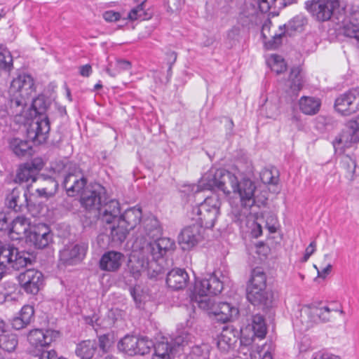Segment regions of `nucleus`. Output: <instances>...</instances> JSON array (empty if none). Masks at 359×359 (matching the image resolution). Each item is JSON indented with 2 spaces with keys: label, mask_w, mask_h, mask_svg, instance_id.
Masks as SVG:
<instances>
[{
  "label": "nucleus",
  "mask_w": 359,
  "mask_h": 359,
  "mask_svg": "<svg viewBox=\"0 0 359 359\" xmlns=\"http://www.w3.org/2000/svg\"><path fill=\"white\" fill-rule=\"evenodd\" d=\"M235 167L236 174L223 168L211 169L202 177L200 183L205 189L221 191L226 196L233 194L238 203L231 206V218L242 227L251 215V208L264 205L266 198L263 201L257 200L255 183L248 177L253 174L252 163L240 161Z\"/></svg>",
  "instance_id": "1"
},
{
  "label": "nucleus",
  "mask_w": 359,
  "mask_h": 359,
  "mask_svg": "<svg viewBox=\"0 0 359 359\" xmlns=\"http://www.w3.org/2000/svg\"><path fill=\"white\" fill-rule=\"evenodd\" d=\"M32 108L39 114L31 122L27 129V138L35 144L44 143L50 131V122L44 114L47 109L46 102L43 96H39L32 100Z\"/></svg>",
  "instance_id": "2"
},
{
  "label": "nucleus",
  "mask_w": 359,
  "mask_h": 359,
  "mask_svg": "<svg viewBox=\"0 0 359 359\" xmlns=\"http://www.w3.org/2000/svg\"><path fill=\"white\" fill-rule=\"evenodd\" d=\"M306 9L319 22L335 18L340 22L343 16L344 6L339 0H309L305 3Z\"/></svg>",
  "instance_id": "3"
},
{
  "label": "nucleus",
  "mask_w": 359,
  "mask_h": 359,
  "mask_svg": "<svg viewBox=\"0 0 359 359\" xmlns=\"http://www.w3.org/2000/svg\"><path fill=\"white\" fill-rule=\"evenodd\" d=\"M221 202L217 196L207 197L193 208L192 219L202 228H212L219 214Z\"/></svg>",
  "instance_id": "4"
},
{
  "label": "nucleus",
  "mask_w": 359,
  "mask_h": 359,
  "mask_svg": "<svg viewBox=\"0 0 359 359\" xmlns=\"http://www.w3.org/2000/svg\"><path fill=\"white\" fill-rule=\"evenodd\" d=\"M30 255L10 244L4 245L0 241V270H20L31 264Z\"/></svg>",
  "instance_id": "5"
},
{
  "label": "nucleus",
  "mask_w": 359,
  "mask_h": 359,
  "mask_svg": "<svg viewBox=\"0 0 359 359\" xmlns=\"http://www.w3.org/2000/svg\"><path fill=\"white\" fill-rule=\"evenodd\" d=\"M34 91L33 78L28 74L19 75L12 81L8 90L11 102L16 107L25 106Z\"/></svg>",
  "instance_id": "6"
},
{
  "label": "nucleus",
  "mask_w": 359,
  "mask_h": 359,
  "mask_svg": "<svg viewBox=\"0 0 359 359\" xmlns=\"http://www.w3.org/2000/svg\"><path fill=\"white\" fill-rule=\"evenodd\" d=\"M143 231L145 233V238L154 241V248L158 249L156 255L163 256L169 250L175 248V241L170 238L161 237L162 229L159 221L154 217L145 219L143 222Z\"/></svg>",
  "instance_id": "7"
},
{
  "label": "nucleus",
  "mask_w": 359,
  "mask_h": 359,
  "mask_svg": "<svg viewBox=\"0 0 359 359\" xmlns=\"http://www.w3.org/2000/svg\"><path fill=\"white\" fill-rule=\"evenodd\" d=\"M154 342L147 337L126 335L120 340L118 348L128 355H145L150 352Z\"/></svg>",
  "instance_id": "8"
},
{
  "label": "nucleus",
  "mask_w": 359,
  "mask_h": 359,
  "mask_svg": "<svg viewBox=\"0 0 359 359\" xmlns=\"http://www.w3.org/2000/svg\"><path fill=\"white\" fill-rule=\"evenodd\" d=\"M342 13L340 32L346 37L359 41V5L350 6Z\"/></svg>",
  "instance_id": "9"
},
{
  "label": "nucleus",
  "mask_w": 359,
  "mask_h": 359,
  "mask_svg": "<svg viewBox=\"0 0 359 359\" xmlns=\"http://www.w3.org/2000/svg\"><path fill=\"white\" fill-rule=\"evenodd\" d=\"M334 109L343 116H350L359 111V89L353 88L338 96Z\"/></svg>",
  "instance_id": "10"
},
{
  "label": "nucleus",
  "mask_w": 359,
  "mask_h": 359,
  "mask_svg": "<svg viewBox=\"0 0 359 359\" xmlns=\"http://www.w3.org/2000/svg\"><path fill=\"white\" fill-rule=\"evenodd\" d=\"M106 199L105 188L98 183H95L84 191L81 197V203L88 210L95 209L98 211Z\"/></svg>",
  "instance_id": "11"
},
{
  "label": "nucleus",
  "mask_w": 359,
  "mask_h": 359,
  "mask_svg": "<svg viewBox=\"0 0 359 359\" xmlns=\"http://www.w3.org/2000/svg\"><path fill=\"white\" fill-rule=\"evenodd\" d=\"M88 245L86 244L66 245L60 251L59 264L72 266L80 263L84 258Z\"/></svg>",
  "instance_id": "12"
},
{
  "label": "nucleus",
  "mask_w": 359,
  "mask_h": 359,
  "mask_svg": "<svg viewBox=\"0 0 359 359\" xmlns=\"http://www.w3.org/2000/svg\"><path fill=\"white\" fill-rule=\"evenodd\" d=\"M359 142V115L353 120H350L346 124V128L340 136L333 141V147L335 150L344 147H349L351 144Z\"/></svg>",
  "instance_id": "13"
},
{
  "label": "nucleus",
  "mask_w": 359,
  "mask_h": 359,
  "mask_svg": "<svg viewBox=\"0 0 359 359\" xmlns=\"http://www.w3.org/2000/svg\"><path fill=\"white\" fill-rule=\"evenodd\" d=\"M18 280L25 292L36 294L43 285V276L39 271L27 269L19 275Z\"/></svg>",
  "instance_id": "14"
},
{
  "label": "nucleus",
  "mask_w": 359,
  "mask_h": 359,
  "mask_svg": "<svg viewBox=\"0 0 359 359\" xmlns=\"http://www.w3.org/2000/svg\"><path fill=\"white\" fill-rule=\"evenodd\" d=\"M87 184V179L85 177L80 168L74 165V170L69 172L65 176L63 185L69 196H74L79 194Z\"/></svg>",
  "instance_id": "15"
},
{
  "label": "nucleus",
  "mask_w": 359,
  "mask_h": 359,
  "mask_svg": "<svg viewBox=\"0 0 359 359\" xmlns=\"http://www.w3.org/2000/svg\"><path fill=\"white\" fill-rule=\"evenodd\" d=\"M59 335V332L53 330L35 329L28 334L29 344L36 348L48 346Z\"/></svg>",
  "instance_id": "16"
},
{
  "label": "nucleus",
  "mask_w": 359,
  "mask_h": 359,
  "mask_svg": "<svg viewBox=\"0 0 359 359\" xmlns=\"http://www.w3.org/2000/svg\"><path fill=\"white\" fill-rule=\"evenodd\" d=\"M223 290V283L215 275L198 280L195 284L197 294L217 295Z\"/></svg>",
  "instance_id": "17"
},
{
  "label": "nucleus",
  "mask_w": 359,
  "mask_h": 359,
  "mask_svg": "<svg viewBox=\"0 0 359 359\" xmlns=\"http://www.w3.org/2000/svg\"><path fill=\"white\" fill-rule=\"evenodd\" d=\"M27 238L36 248L43 249L52 242L53 234L47 225L41 224L29 231Z\"/></svg>",
  "instance_id": "18"
},
{
  "label": "nucleus",
  "mask_w": 359,
  "mask_h": 359,
  "mask_svg": "<svg viewBox=\"0 0 359 359\" xmlns=\"http://www.w3.org/2000/svg\"><path fill=\"white\" fill-rule=\"evenodd\" d=\"M202 239V227L194 224L187 226L179 236V243L184 249H190L196 245Z\"/></svg>",
  "instance_id": "19"
},
{
  "label": "nucleus",
  "mask_w": 359,
  "mask_h": 359,
  "mask_svg": "<svg viewBox=\"0 0 359 359\" xmlns=\"http://www.w3.org/2000/svg\"><path fill=\"white\" fill-rule=\"evenodd\" d=\"M247 299L255 306L269 307L272 303V297L266 288L246 287Z\"/></svg>",
  "instance_id": "20"
},
{
  "label": "nucleus",
  "mask_w": 359,
  "mask_h": 359,
  "mask_svg": "<svg viewBox=\"0 0 359 359\" xmlns=\"http://www.w3.org/2000/svg\"><path fill=\"white\" fill-rule=\"evenodd\" d=\"M124 255L116 251H108L103 254L100 260V268L102 271L114 272L121 266Z\"/></svg>",
  "instance_id": "21"
},
{
  "label": "nucleus",
  "mask_w": 359,
  "mask_h": 359,
  "mask_svg": "<svg viewBox=\"0 0 359 359\" xmlns=\"http://www.w3.org/2000/svg\"><path fill=\"white\" fill-rule=\"evenodd\" d=\"M29 219L25 216L20 215L16 217L15 219L12 218L8 231L9 236L13 240H20L23 236L27 237L29 234L28 230L29 229Z\"/></svg>",
  "instance_id": "22"
},
{
  "label": "nucleus",
  "mask_w": 359,
  "mask_h": 359,
  "mask_svg": "<svg viewBox=\"0 0 359 359\" xmlns=\"http://www.w3.org/2000/svg\"><path fill=\"white\" fill-rule=\"evenodd\" d=\"M98 212L103 222L111 224L118 218L121 212L120 203L115 199L104 202L100 207Z\"/></svg>",
  "instance_id": "23"
},
{
  "label": "nucleus",
  "mask_w": 359,
  "mask_h": 359,
  "mask_svg": "<svg viewBox=\"0 0 359 359\" xmlns=\"http://www.w3.org/2000/svg\"><path fill=\"white\" fill-rule=\"evenodd\" d=\"M238 341L236 332L232 329H223L217 337V345L218 348L224 353L234 350Z\"/></svg>",
  "instance_id": "24"
},
{
  "label": "nucleus",
  "mask_w": 359,
  "mask_h": 359,
  "mask_svg": "<svg viewBox=\"0 0 359 359\" xmlns=\"http://www.w3.org/2000/svg\"><path fill=\"white\" fill-rule=\"evenodd\" d=\"M189 280V275L184 269H173L170 271L166 277L168 286L175 290L184 288Z\"/></svg>",
  "instance_id": "25"
},
{
  "label": "nucleus",
  "mask_w": 359,
  "mask_h": 359,
  "mask_svg": "<svg viewBox=\"0 0 359 359\" xmlns=\"http://www.w3.org/2000/svg\"><path fill=\"white\" fill-rule=\"evenodd\" d=\"M288 74V86L290 90L297 95L304 85V79L301 69H277L276 74Z\"/></svg>",
  "instance_id": "26"
},
{
  "label": "nucleus",
  "mask_w": 359,
  "mask_h": 359,
  "mask_svg": "<svg viewBox=\"0 0 359 359\" xmlns=\"http://www.w3.org/2000/svg\"><path fill=\"white\" fill-rule=\"evenodd\" d=\"M154 264L148 258L146 259L142 255H140L139 252L137 255H133L129 259L128 266L130 274L137 279L140 276L142 271L151 268Z\"/></svg>",
  "instance_id": "27"
},
{
  "label": "nucleus",
  "mask_w": 359,
  "mask_h": 359,
  "mask_svg": "<svg viewBox=\"0 0 359 359\" xmlns=\"http://www.w3.org/2000/svg\"><path fill=\"white\" fill-rule=\"evenodd\" d=\"M212 314L217 320L226 323L238 315V309L227 302L216 304Z\"/></svg>",
  "instance_id": "28"
},
{
  "label": "nucleus",
  "mask_w": 359,
  "mask_h": 359,
  "mask_svg": "<svg viewBox=\"0 0 359 359\" xmlns=\"http://www.w3.org/2000/svg\"><path fill=\"white\" fill-rule=\"evenodd\" d=\"M154 353L152 359H170L175 354V348L172 347L168 337H162L152 347Z\"/></svg>",
  "instance_id": "29"
},
{
  "label": "nucleus",
  "mask_w": 359,
  "mask_h": 359,
  "mask_svg": "<svg viewBox=\"0 0 359 359\" xmlns=\"http://www.w3.org/2000/svg\"><path fill=\"white\" fill-rule=\"evenodd\" d=\"M6 205L15 212H22L27 206V194L24 193L21 196L20 191L18 189H13L6 198Z\"/></svg>",
  "instance_id": "30"
},
{
  "label": "nucleus",
  "mask_w": 359,
  "mask_h": 359,
  "mask_svg": "<svg viewBox=\"0 0 359 359\" xmlns=\"http://www.w3.org/2000/svg\"><path fill=\"white\" fill-rule=\"evenodd\" d=\"M141 218V210L133 207L126 210L118 219L120 221V224L126 226L130 231L140 224Z\"/></svg>",
  "instance_id": "31"
},
{
  "label": "nucleus",
  "mask_w": 359,
  "mask_h": 359,
  "mask_svg": "<svg viewBox=\"0 0 359 359\" xmlns=\"http://www.w3.org/2000/svg\"><path fill=\"white\" fill-rule=\"evenodd\" d=\"M320 106V100L315 97L302 96L299 100V109L306 115L316 114L319 111Z\"/></svg>",
  "instance_id": "32"
},
{
  "label": "nucleus",
  "mask_w": 359,
  "mask_h": 359,
  "mask_svg": "<svg viewBox=\"0 0 359 359\" xmlns=\"http://www.w3.org/2000/svg\"><path fill=\"white\" fill-rule=\"evenodd\" d=\"M294 0H257L259 8L262 13H268L273 15L278 14V11L292 4Z\"/></svg>",
  "instance_id": "33"
},
{
  "label": "nucleus",
  "mask_w": 359,
  "mask_h": 359,
  "mask_svg": "<svg viewBox=\"0 0 359 359\" xmlns=\"http://www.w3.org/2000/svg\"><path fill=\"white\" fill-rule=\"evenodd\" d=\"M142 238L144 239L143 245L140 248V255H142L146 259L148 257V259L150 262H154V265L156 264V262L159 258H161L163 256H157L156 252H158V249L157 248H154V241L149 239L148 237L145 238V233L142 230Z\"/></svg>",
  "instance_id": "34"
},
{
  "label": "nucleus",
  "mask_w": 359,
  "mask_h": 359,
  "mask_svg": "<svg viewBox=\"0 0 359 359\" xmlns=\"http://www.w3.org/2000/svg\"><path fill=\"white\" fill-rule=\"evenodd\" d=\"M97 348L95 340H85L77 345L75 353L81 359H92Z\"/></svg>",
  "instance_id": "35"
},
{
  "label": "nucleus",
  "mask_w": 359,
  "mask_h": 359,
  "mask_svg": "<svg viewBox=\"0 0 359 359\" xmlns=\"http://www.w3.org/2000/svg\"><path fill=\"white\" fill-rule=\"evenodd\" d=\"M110 237L111 241L116 244L123 243L130 230L126 226L120 224L118 219L110 224Z\"/></svg>",
  "instance_id": "36"
},
{
  "label": "nucleus",
  "mask_w": 359,
  "mask_h": 359,
  "mask_svg": "<svg viewBox=\"0 0 359 359\" xmlns=\"http://www.w3.org/2000/svg\"><path fill=\"white\" fill-rule=\"evenodd\" d=\"M250 287L266 288V276L262 268L256 267L252 270L246 285V287Z\"/></svg>",
  "instance_id": "37"
},
{
  "label": "nucleus",
  "mask_w": 359,
  "mask_h": 359,
  "mask_svg": "<svg viewBox=\"0 0 359 359\" xmlns=\"http://www.w3.org/2000/svg\"><path fill=\"white\" fill-rule=\"evenodd\" d=\"M168 339L172 344V347L175 348V353L179 352L180 350L183 351L184 347L193 344L192 336L186 332H182L175 338L169 337Z\"/></svg>",
  "instance_id": "38"
},
{
  "label": "nucleus",
  "mask_w": 359,
  "mask_h": 359,
  "mask_svg": "<svg viewBox=\"0 0 359 359\" xmlns=\"http://www.w3.org/2000/svg\"><path fill=\"white\" fill-rule=\"evenodd\" d=\"M9 147L13 152L18 156H25L32 149L29 141L22 140L20 138H13L11 140Z\"/></svg>",
  "instance_id": "39"
},
{
  "label": "nucleus",
  "mask_w": 359,
  "mask_h": 359,
  "mask_svg": "<svg viewBox=\"0 0 359 359\" xmlns=\"http://www.w3.org/2000/svg\"><path fill=\"white\" fill-rule=\"evenodd\" d=\"M37 175L35 170H32L29 165L25 163L21 165L17 172L15 181L19 183L34 182L36 180Z\"/></svg>",
  "instance_id": "40"
},
{
  "label": "nucleus",
  "mask_w": 359,
  "mask_h": 359,
  "mask_svg": "<svg viewBox=\"0 0 359 359\" xmlns=\"http://www.w3.org/2000/svg\"><path fill=\"white\" fill-rule=\"evenodd\" d=\"M252 328L256 337L263 339L266 334V325L263 316L256 314L252 316Z\"/></svg>",
  "instance_id": "41"
},
{
  "label": "nucleus",
  "mask_w": 359,
  "mask_h": 359,
  "mask_svg": "<svg viewBox=\"0 0 359 359\" xmlns=\"http://www.w3.org/2000/svg\"><path fill=\"white\" fill-rule=\"evenodd\" d=\"M147 1H143L130 11L128 15V18L132 21L149 19L151 16L150 14L147 13Z\"/></svg>",
  "instance_id": "42"
},
{
  "label": "nucleus",
  "mask_w": 359,
  "mask_h": 359,
  "mask_svg": "<svg viewBox=\"0 0 359 359\" xmlns=\"http://www.w3.org/2000/svg\"><path fill=\"white\" fill-rule=\"evenodd\" d=\"M245 8L248 10V15H246L245 10H241L238 18V22L241 26L245 27L252 23L256 19L257 10L251 4H245Z\"/></svg>",
  "instance_id": "43"
},
{
  "label": "nucleus",
  "mask_w": 359,
  "mask_h": 359,
  "mask_svg": "<svg viewBox=\"0 0 359 359\" xmlns=\"http://www.w3.org/2000/svg\"><path fill=\"white\" fill-rule=\"evenodd\" d=\"M194 302L200 309L206 311L209 315L212 314L213 309L216 304L214 299L210 297L209 295L198 294L195 297Z\"/></svg>",
  "instance_id": "44"
},
{
  "label": "nucleus",
  "mask_w": 359,
  "mask_h": 359,
  "mask_svg": "<svg viewBox=\"0 0 359 359\" xmlns=\"http://www.w3.org/2000/svg\"><path fill=\"white\" fill-rule=\"evenodd\" d=\"M271 22L264 23L262 28V35L264 39H267L269 37L272 38L271 48H276L280 43L281 38L284 35L285 32L280 27V33H275L273 35H270Z\"/></svg>",
  "instance_id": "45"
},
{
  "label": "nucleus",
  "mask_w": 359,
  "mask_h": 359,
  "mask_svg": "<svg viewBox=\"0 0 359 359\" xmlns=\"http://www.w3.org/2000/svg\"><path fill=\"white\" fill-rule=\"evenodd\" d=\"M307 18L303 15L294 17L287 24V30L302 32L307 24Z\"/></svg>",
  "instance_id": "46"
},
{
  "label": "nucleus",
  "mask_w": 359,
  "mask_h": 359,
  "mask_svg": "<svg viewBox=\"0 0 359 359\" xmlns=\"http://www.w3.org/2000/svg\"><path fill=\"white\" fill-rule=\"evenodd\" d=\"M260 179L264 184H276L278 181V171L265 168L260 173Z\"/></svg>",
  "instance_id": "47"
},
{
  "label": "nucleus",
  "mask_w": 359,
  "mask_h": 359,
  "mask_svg": "<svg viewBox=\"0 0 359 359\" xmlns=\"http://www.w3.org/2000/svg\"><path fill=\"white\" fill-rule=\"evenodd\" d=\"M130 294L137 304H141L148 297L147 292L140 285H136L130 288Z\"/></svg>",
  "instance_id": "48"
},
{
  "label": "nucleus",
  "mask_w": 359,
  "mask_h": 359,
  "mask_svg": "<svg viewBox=\"0 0 359 359\" xmlns=\"http://www.w3.org/2000/svg\"><path fill=\"white\" fill-rule=\"evenodd\" d=\"M266 63L268 67H286V64L282 56L271 54L266 56Z\"/></svg>",
  "instance_id": "49"
},
{
  "label": "nucleus",
  "mask_w": 359,
  "mask_h": 359,
  "mask_svg": "<svg viewBox=\"0 0 359 359\" xmlns=\"http://www.w3.org/2000/svg\"><path fill=\"white\" fill-rule=\"evenodd\" d=\"M13 65V57L9 50L0 46V67H11Z\"/></svg>",
  "instance_id": "50"
},
{
  "label": "nucleus",
  "mask_w": 359,
  "mask_h": 359,
  "mask_svg": "<svg viewBox=\"0 0 359 359\" xmlns=\"http://www.w3.org/2000/svg\"><path fill=\"white\" fill-rule=\"evenodd\" d=\"M97 346L102 353L109 351L112 346V341L107 334H102L98 337Z\"/></svg>",
  "instance_id": "51"
},
{
  "label": "nucleus",
  "mask_w": 359,
  "mask_h": 359,
  "mask_svg": "<svg viewBox=\"0 0 359 359\" xmlns=\"http://www.w3.org/2000/svg\"><path fill=\"white\" fill-rule=\"evenodd\" d=\"M330 312H331V309L327 306H323L321 308H316V309H313V313L315 316H318V318L322 323H326L330 320Z\"/></svg>",
  "instance_id": "52"
},
{
  "label": "nucleus",
  "mask_w": 359,
  "mask_h": 359,
  "mask_svg": "<svg viewBox=\"0 0 359 359\" xmlns=\"http://www.w3.org/2000/svg\"><path fill=\"white\" fill-rule=\"evenodd\" d=\"M185 359H208V355L200 346H196L192 348Z\"/></svg>",
  "instance_id": "53"
},
{
  "label": "nucleus",
  "mask_w": 359,
  "mask_h": 359,
  "mask_svg": "<svg viewBox=\"0 0 359 359\" xmlns=\"http://www.w3.org/2000/svg\"><path fill=\"white\" fill-rule=\"evenodd\" d=\"M34 307L30 305H25L20 313V316L27 323L29 324L34 318Z\"/></svg>",
  "instance_id": "54"
},
{
  "label": "nucleus",
  "mask_w": 359,
  "mask_h": 359,
  "mask_svg": "<svg viewBox=\"0 0 359 359\" xmlns=\"http://www.w3.org/2000/svg\"><path fill=\"white\" fill-rule=\"evenodd\" d=\"M11 212H0V231H9L11 223L9 221L12 220Z\"/></svg>",
  "instance_id": "55"
},
{
  "label": "nucleus",
  "mask_w": 359,
  "mask_h": 359,
  "mask_svg": "<svg viewBox=\"0 0 359 359\" xmlns=\"http://www.w3.org/2000/svg\"><path fill=\"white\" fill-rule=\"evenodd\" d=\"M320 42V39L316 34H308L305 39L306 45L310 46L311 50L316 48Z\"/></svg>",
  "instance_id": "56"
},
{
  "label": "nucleus",
  "mask_w": 359,
  "mask_h": 359,
  "mask_svg": "<svg viewBox=\"0 0 359 359\" xmlns=\"http://www.w3.org/2000/svg\"><path fill=\"white\" fill-rule=\"evenodd\" d=\"M103 18L107 22H116L121 18V15L118 12L107 11L103 13Z\"/></svg>",
  "instance_id": "57"
},
{
  "label": "nucleus",
  "mask_w": 359,
  "mask_h": 359,
  "mask_svg": "<svg viewBox=\"0 0 359 359\" xmlns=\"http://www.w3.org/2000/svg\"><path fill=\"white\" fill-rule=\"evenodd\" d=\"M26 164L29 165V167L32 168V170H35L37 175L39 172L41 170L43 167V163L41 158H34L31 163H27Z\"/></svg>",
  "instance_id": "58"
},
{
  "label": "nucleus",
  "mask_w": 359,
  "mask_h": 359,
  "mask_svg": "<svg viewBox=\"0 0 359 359\" xmlns=\"http://www.w3.org/2000/svg\"><path fill=\"white\" fill-rule=\"evenodd\" d=\"M313 359H341L339 356L334 355L332 353L319 351L313 355Z\"/></svg>",
  "instance_id": "59"
},
{
  "label": "nucleus",
  "mask_w": 359,
  "mask_h": 359,
  "mask_svg": "<svg viewBox=\"0 0 359 359\" xmlns=\"http://www.w3.org/2000/svg\"><path fill=\"white\" fill-rule=\"evenodd\" d=\"M11 325L14 329L18 330L24 328L28 324L20 316H18L13 319Z\"/></svg>",
  "instance_id": "60"
},
{
  "label": "nucleus",
  "mask_w": 359,
  "mask_h": 359,
  "mask_svg": "<svg viewBox=\"0 0 359 359\" xmlns=\"http://www.w3.org/2000/svg\"><path fill=\"white\" fill-rule=\"evenodd\" d=\"M344 165H347L346 168L348 170V172H349L350 173H353L355 172L356 163L355 161L352 158L349 157L346 158V159L344 161Z\"/></svg>",
  "instance_id": "61"
},
{
  "label": "nucleus",
  "mask_w": 359,
  "mask_h": 359,
  "mask_svg": "<svg viewBox=\"0 0 359 359\" xmlns=\"http://www.w3.org/2000/svg\"><path fill=\"white\" fill-rule=\"evenodd\" d=\"M39 359H57V353L54 350L49 351H43Z\"/></svg>",
  "instance_id": "62"
},
{
  "label": "nucleus",
  "mask_w": 359,
  "mask_h": 359,
  "mask_svg": "<svg viewBox=\"0 0 359 359\" xmlns=\"http://www.w3.org/2000/svg\"><path fill=\"white\" fill-rule=\"evenodd\" d=\"M332 268V266L330 264H328L320 270H318V276L322 278H326V276L331 272Z\"/></svg>",
  "instance_id": "63"
},
{
  "label": "nucleus",
  "mask_w": 359,
  "mask_h": 359,
  "mask_svg": "<svg viewBox=\"0 0 359 359\" xmlns=\"http://www.w3.org/2000/svg\"><path fill=\"white\" fill-rule=\"evenodd\" d=\"M177 60V54L173 51H170L166 53L165 60L167 61V65L170 67L174 65Z\"/></svg>",
  "instance_id": "64"
}]
</instances>
